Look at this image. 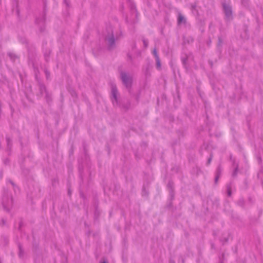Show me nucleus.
<instances>
[{"mask_svg":"<svg viewBox=\"0 0 263 263\" xmlns=\"http://www.w3.org/2000/svg\"><path fill=\"white\" fill-rule=\"evenodd\" d=\"M120 76L123 85L128 89L129 92L130 93L133 83L132 77L123 71L121 72Z\"/></svg>","mask_w":263,"mask_h":263,"instance_id":"1","label":"nucleus"},{"mask_svg":"<svg viewBox=\"0 0 263 263\" xmlns=\"http://www.w3.org/2000/svg\"><path fill=\"white\" fill-rule=\"evenodd\" d=\"M105 41L109 50H112L116 47L115 38L111 30H110V32H108V34L106 35Z\"/></svg>","mask_w":263,"mask_h":263,"instance_id":"2","label":"nucleus"},{"mask_svg":"<svg viewBox=\"0 0 263 263\" xmlns=\"http://www.w3.org/2000/svg\"><path fill=\"white\" fill-rule=\"evenodd\" d=\"M111 100L112 102L115 105H119V101L118 98V91L116 85L114 84H112L111 86Z\"/></svg>","mask_w":263,"mask_h":263,"instance_id":"3","label":"nucleus"},{"mask_svg":"<svg viewBox=\"0 0 263 263\" xmlns=\"http://www.w3.org/2000/svg\"><path fill=\"white\" fill-rule=\"evenodd\" d=\"M227 20H230L232 18V11L230 6L224 3L222 5Z\"/></svg>","mask_w":263,"mask_h":263,"instance_id":"4","label":"nucleus"},{"mask_svg":"<svg viewBox=\"0 0 263 263\" xmlns=\"http://www.w3.org/2000/svg\"><path fill=\"white\" fill-rule=\"evenodd\" d=\"M186 23V18L183 16V15L181 13H179L178 14V17H177L178 25H180L181 24H185Z\"/></svg>","mask_w":263,"mask_h":263,"instance_id":"5","label":"nucleus"},{"mask_svg":"<svg viewBox=\"0 0 263 263\" xmlns=\"http://www.w3.org/2000/svg\"><path fill=\"white\" fill-rule=\"evenodd\" d=\"M167 188L169 190V192H170V193L171 194V195L172 196H173L174 195V182L171 181V180H170L168 182V184L167 185Z\"/></svg>","mask_w":263,"mask_h":263,"instance_id":"6","label":"nucleus"},{"mask_svg":"<svg viewBox=\"0 0 263 263\" xmlns=\"http://www.w3.org/2000/svg\"><path fill=\"white\" fill-rule=\"evenodd\" d=\"M39 87L40 92L41 95H43L44 92L46 93V92H47L46 87L44 84L41 82H39Z\"/></svg>","mask_w":263,"mask_h":263,"instance_id":"7","label":"nucleus"},{"mask_svg":"<svg viewBox=\"0 0 263 263\" xmlns=\"http://www.w3.org/2000/svg\"><path fill=\"white\" fill-rule=\"evenodd\" d=\"M118 106L121 107V108L123 109L125 111H127L130 107V102H127L125 104H121L119 102V105Z\"/></svg>","mask_w":263,"mask_h":263,"instance_id":"8","label":"nucleus"},{"mask_svg":"<svg viewBox=\"0 0 263 263\" xmlns=\"http://www.w3.org/2000/svg\"><path fill=\"white\" fill-rule=\"evenodd\" d=\"M18 247L19 249L18 256L20 257H23L24 255V251L21 243L18 244Z\"/></svg>","mask_w":263,"mask_h":263,"instance_id":"9","label":"nucleus"},{"mask_svg":"<svg viewBox=\"0 0 263 263\" xmlns=\"http://www.w3.org/2000/svg\"><path fill=\"white\" fill-rule=\"evenodd\" d=\"M189 56L187 54H185L184 57H182L181 61L183 65L186 67L187 65V62L188 61Z\"/></svg>","mask_w":263,"mask_h":263,"instance_id":"10","label":"nucleus"},{"mask_svg":"<svg viewBox=\"0 0 263 263\" xmlns=\"http://www.w3.org/2000/svg\"><path fill=\"white\" fill-rule=\"evenodd\" d=\"M46 95H45V99L46 100V101L48 103H49L50 102H51L52 101V98H51V94L47 92H46Z\"/></svg>","mask_w":263,"mask_h":263,"instance_id":"11","label":"nucleus"},{"mask_svg":"<svg viewBox=\"0 0 263 263\" xmlns=\"http://www.w3.org/2000/svg\"><path fill=\"white\" fill-rule=\"evenodd\" d=\"M222 172V168L220 165H219L217 168L216 175L220 176Z\"/></svg>","mask_w":263,"mask_h":263,"instance_id":"12","label":"nucleus"},{"mask_svg":"<svg viewBox=\"0 0 263 263\" xmlns=\"http://www.w3.org/2000/svg\"><path fill=\"white\" fill-rule=\"evenodd\" d=\"M156 68H157V69L160 70L161 69V61H160V58L156 59Z\"/></svg>","mask_w":263,"mask_h":263,"instance_id":"13","label":"nucleus"},{"mask_svg":"<svg viewBox=\"0 0 263 263\" xmlns=\"http://www.w3.org/2000/svg\"><path fill=\"white\" fill-rule=\"evenodd\" d=\"M7 146L8 148H10L12 146L11 140L9 137L6 138Z\"/></svg>","mask_w":263,"mask_h":263,"instance_id":"14","label":"nucleus"},{"mask_svg":"<svg viewBox=\"0 0 263 263\" xmlns=\"http://www.w3.org/2000/svg\"><path fill=\"white\" fill-rule=\"evenodd\" d=\"M227 193H228V195L229 196H231V195H232V192H231V185H227Z\"/></svg>","mask_w":263,"mask_h":263,"instance_id":"15","label":"nucleus"},{"mask_svg":"<svg viewBox=\"0 0 263 263\" xmlns=\"http://www.w3.org/2000/svg\"><path fill=\"white\" fill-rule=\"evenodd\" d=\"M145 74L146 77H149L151 76V73H150V72H149V65H148L147 66V67L145 69Z\"/></svg>","mask_w":263,"mask_h":263,"instance_id":"16","label":"nucleus"},{"mask_svg":"<svg viewBox=\"0 0 263 263\" xmlns=\"http://www.w3.org/2000/svg\"><path fill=\"white\" fill-rule=\"evenodd\" d=\"M153 54L154 55L155 59L159 58V57L157 51V49L156 48L154 49V50L153 51Z\"/></svg>","mask_w":263,"mask_h":263,"instance_id":"17","label":"nucleus"},{"mask_svg":"<svg viewBox=\"0 0 263 263\" xmlns=\"http://www.w3.org/2000/svg\"><path fill=\"white\" fill-rule=\"evenodd\" d=\"M197 4L196 3L191 5V9L192 11H196L197 12V10L196 9Z\"/></svg>","mask_w":263,"mask_h":263,"instance_id":"18","label":"nucleus"},{"mask_svg":"<svg viewBox=\"0 0 263 263\" xmlns=\"http://www.w3.org/2000/svg\"><path fill=\"white\" fill-rule=\"evenodd\" d=\"M238 165L237 164L236 165V166L233 173V176H236L237 175V172H238Z\"/></svg>","mask_w":263,"mask_h":263,"instance_id":"19","label":"nucleus"},{"mask_svg":"<svg viewBox=\"0 0 263 263\" xmlns=\"http://www.w3.org/2000/svg\"><path fill=\"white\" fill-rule=\"evenodd\" d=\"M69 92H70V93L72 97H77L76 92L74 90L70 89V90H69Z\"/></svg>","mask_w":263,"mask_h":263,"instance_id":"20","label":"nucleus"},{"mask_svg":"<svg viewBox=\"0 0 263 263\" xmlns=\"http://www.w3.org/2000/svg\"><path fill=\"white\" fill-rule=\"evenodd\" d=\"M142 41L144 44V48H147L148 46V41L144 39L142 40Z\"/></svg>","mask_w":263,"mask_h":263,"instance_id":"21","label":"nucleus"},{"mask_svg":"<svg viewBox=\"0 0 263 263\" xmlns=\"http://www.w3.org/2000/svg\"><path fill=\"white\" fill-rule=\"evenodd\" d=\"M222 43V40L220 37H218V42L217 44V46L220 47L221 46Z\"/></svg>","mask_w":263,"mask_h":263,"instance_id":"22","label":"nucleus"},{"mask_svg":"<svg viewBox=\"0 0 263 263\" xmlns=\"http://www.w3.org/2000/svg\"><path fill=\"white\" fill-rule=\"evenodd\" d=\"M212 157H213V156L211 154L210 155V157H209V158L208 159V160L207 161V165H209L211 163L212 159Z\"/></svg>","mask_w":263,"mask_h":263,"instance_id":"23","label":"nucleus"},{"mask_svg":"<svg viewBox=\"0 0 263 263\" xmlns=\"http://www.w3.org/2000/svg\"><path fill=\"white\" fill-rule=\"evenodd\" d=\"M8 181L10 182V183H11V184L12 185V186L13 187L14 189H15V187H16V184L14 183V182L13 181L9 179V180H8Z\"/></svg>","mask_w":263,"mask_h":263,"instance_id":"24","label":"nucleus"},{"mask_svg":"<svg viewBox=\"0 0 263 263\" xmlns=\"http://www.w3.org/2000/svg\"><path fill=\"white\" fill-rule=\"evenodd\" d=\"M220 177V176H217V175H216L215 178V180H214V181H215V183L216 184H217L218 181V179H219V177Z\"/></svg>","mask_w":263,"mask_h":263,"instance_id":"25","label":"nucleus"},{"mask_svg":"<svg viewBox=\"0 0 263 263\" xmlns=\"http://www.w3.org/2000/svg\"><path fill=\"white\" fill-rule=\"evenodd\" d=\"M45 72L47 79H48L50 77V72L47 70H45Z\"/></svg>","mask_w":263,"mask_h":263,"instance_id":"26","label":"nucleus"},{"mask_svg":"<svg viewBox=\"0 0 263 263\" xmlns=\"http://www.w3.org/2000/svg\"><path fill=\"white\" fill-rule=\"evenodd\" d=\"M64 3L68 7L69 6V1L68 0H64Z\"/></svg>","mask_w":263,"mask_h":263,"instance_id":"27","label":"nucleus"},{"mask_svg":"<svg viewBox=\"0 0 263 263\" xmlns=\"http://www.w3.org/2000/svg\"><path fill=\"white\" fill-rule=\"evenodd\" d=\"M23 226V221H21L19 223V228H18V229L19 230H21V227H22Z\"/></svg>","mask_w":263,"mask_h":263,"instance_id":"28","label":"nucleus"},{"mask_svg":"<svg viewBox=\"0 0 263 263\" xmlns=\"http://www.w3.org/2000/svg\"><path fill=\"white\" fill-rule=\"evenodd\" d=\"M6 221L5 219H3L2 220V224H1L2 226H4V225H5L6 224Z\"/></svg>","mask_w":263,"mask_h":263,"instance_id":"29","label":"nucleus"},{"mask_svg":"<svg viewBox=\"0 0 263 263\" xmlns=\"http://www.w3.org/2000/svg\"><path fill=\"white\" fill-rule=\"evenodd\" d=\"M44 30H45V27H41V28H40V31H41V32H43V31H44Z\"/></svg>","mask_w":263,"mask_h":263,"instance_id":"30","label":"nucleus"},{"mask_svg":"<svg viewBox=\"0 0 263 263\" xmlns=\"http://www.w3.org/2000/svg\"><path fill=\"white\" fill-rule=\"evenodd\" d=\"M3 175V172H0V179L2 178Z\"/></svg>","mask_w":263,"mask_h":263,"instance_id":"31","label":"nucleus"},{"mask_svg":"<svg viewBox=\"0 0 263 263\" xmlns=\"http://www.w3.org/2000/svg\"><path fill=\"white\" fill-rule=\"evenodd\" d=\"M242 4L245 6H248V4H245V3L243 2V1L242 0Z\"/></svg>","mask_w":263,"mask_h":263,"instance_id":"32","label":"nucleus"},{"mask_svg":"<svg viewBox=\"0 0 263 263\" xmlns=\"http://www.w3.org/2000/svg\"><path fill=\"white\" fill-rule=\"evenodd\" d=\"M4 208H5V209H6V210L7 211H8V212L9 211V209H8L6 208L5 206H4Z\"/></svg>","mask_w":263,"mask_h":263,"instance_id":"33","label":"nucleus"},{"mask_svg":"<svg viewBox=\"0 0 263 263\" xmlns=\"http://www.w3.org/2000/svg\"><path fill=\"white\" fill-rule=\"evenodd\" d=\"M68 194H69V195H70V194H71L70 191L69 190L68 191Z\"/></svg>","mask_w":263,"mask_h":263,"instance_id":"34","label":"nucleus"},{"mask_svg":"<svg viewBox=\"0 0 263 263\" xmlns=\"http://www.w3.org/2000/svg\"><path fill=\"white\" fill-rule=\"evenodd\" d=\"M8 54H9V55L10 57H11V55H12V54H11V53H9Z\"/></svg>","mask_w":263,"mask_h":263,"instance_id":"35","label":"nucleus"}]
</instances>
